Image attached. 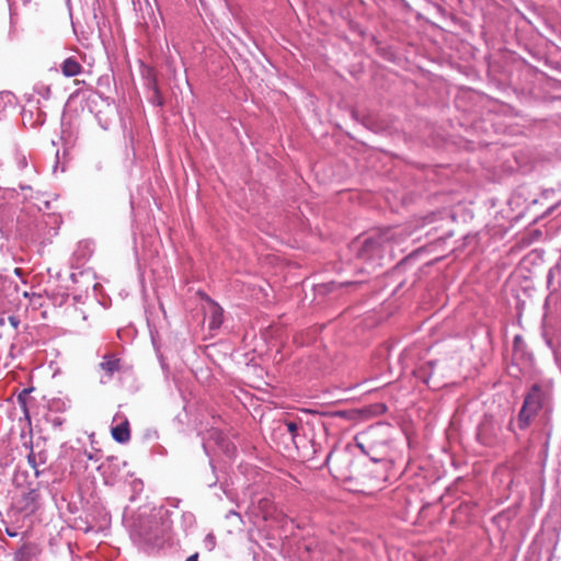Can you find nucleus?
Segmentation results:
<instances>
[{"mask_svg": "<svg viewBox=\"0 0 561 561\" xmlns=\"http://www.w3.org/2000/svg\"><path fill=\"white\" fill-rule=\"evenodd\" d=\"M550 411V386L548 382H535L528 392V420L530 416L546 415Z\"/></svg>", "mask_w": 561, "mask_h": 561, "instance_id": "f257e3e1", "label": "nucleus"}, {"mask_svg": "<svg viewBox=\"0 0 561 561\" xmlns=\"http://www.w3.org/2000/svg\"><path fill=\"white\" fill-rule=\"evenodd\" d=\"M526 362V351L524 348V337L516 334L513 344L512 364L508 366V374L515 378L524 375V366Z\"/></svg>", "mask_w": 561, "mask_h": 561, "instance_id": "f03ea898", "label": "nucleus"}, {"mask_svg": "<svg viewBox=\"0 0 561 561\" xmlns=\"http://www.w3.org/2000/svg\"><path fill=\"white\" fill-rule=\"evenodd\" d=\"M119 360L114 358L113 356H105L103 362L100 363V368L105 371L106 379L102 378V382H106L112 378L114 371H116L119 367Z\"/></svg>", "mask_w": 561, "mask_h": 561, "instance_id": "7ed1b4c3", "label": "nucleus"}, {"mask_svg": "<svg viewBox=\"0 0 561 561\" xmlns=\"http://www.w3.org/2000/svg\"><path fill=\"white\" fill-rule=\"evenodd\" d=\"M112 436L118 443L128 442L130 438L128 421L125 420L124 422L112 427Z\"/></svg>", "mask_w": 561, "mask_h": 561, "instance_id": "20e7f679", "label": "nucleus"}, {"mask_svg": "<svg viewBox=\"0 0 561 561\" xmlns=\"http://www.w3.org/2000/svg\"><path fill=\"white\" fill-rule=\"evenodd\" d=\"M82 70L81 65L78 62V60L73 57H69L64 60L61 64V72L66 77H75L79 75Z\"/></svg>", "mask_w": 561, "mask_h": 561, "instance_id": "39448f33", "label": "nucleus"}, {"mask_svg": "<svg viewBox=\"0 0 561 561\" xmlns=\"http://www.w3.org/2000/svg\"><path fill=\"white\" fill-rule=\"evenodd\" d=\"M208 312L210 313V322H209L210 330L219 329V327L222 323V313H224L222 308L220 306H218L217 304L213 302L209 307Z\"/></svg>", "mask_w": 561, "mask_h": 561, "instance_id": "423d86ee", "label": "nucleus"}, {"mask_svg": "<svg viewBox=\"0 0 561 561\" xmlns=\"http://www.w3.org/2000/svg\"><path fill=\"white\" fill-rule=\"evenodd\" d=\"M284 426L286 427V432L290 435L291 442L297 445V437L299 434V430L301 428V422L295 421H286Z\"/></svg>", "mask_w": 561, "mask_h": 561, "instance_id": "0eeeda50", "label": "nucleus"}, {"mask_svg": "<svg viewBox=\"0 0 561 561\" xmlns=\"http://www.w3.org/2000/svg\"><path fill=\"white\" fill-rule=\"evenodd\" d=\"M32 556V549L27 546H23L16 551L14 556V561H31Z\"/></svg>", "mask_w": 561, "mask_h": 561, "instance_id": "6e6552de", "label": "nucleus"}, {"mask_svg": "<svg viewBox=\"0 0 561 561\" xmlns=\"http://www.w3.org/2000/svg\"><path fill=\"white\" fill-rule=\"evenodd\" d=\"M543 231L539 228L528 231V243L533 240H540L543 238Z\"/></svg>", "mask_w": 561, "mask_h": 561, "instance_id": "1a4fd4ad", "label": "nucleus"}, {"mask_svg": "<svg viewBox=\"0 0 561 561\" xmlns=\"http://www.w3.org/2000/svg\"><path fill=\"white\" fill-rule=\"evenodd\" d=\"M525 413H526V398L524 399L523 404L520 407V411H519L518 424H519L520 428H523L524 424L526 423Z\"/></svg>", "mask_w": 561, "mask_h": 561, "instance_id": "9d476101", "label": "nucleus"}, {"mask_svg": "<svg viewBox=\"0 0 561 561\" xmlns=\"http://www.w3.org/2000/svg\"><path fill=\"white\" fill-rule=\"evenodd\" d=\"M377 243H378L377 241H375V240H373V239L368 238V239H366V240L364 241V250H365V251L373 250V249H375V247L377 245Z\"/></svg>", "mask_w": 561, "mask_h": 561, "instance_id": "9b49d317", "label": "nucleus"}, {"mask_svg": "<svg viewBox=\"0 0 561 561\" xmlns=\"http://www.w3.org/2000/svg\"><path fill=\"white\" fill-rule=\"evenodd\" d=\"M205 546L208 548V550H211L215 546V537L211 534H208L204 540Z\"/></svg>", "mask_w": 561, "mask_h": 561, "instance_id": "f8f14e48", "label": "nucleus"}, {"mask_svg": "<svg viewBox=\"0 0 561 561\" xmlns=\"http://www.w3.org/2000/svg\"><path fill=\"white\" fill-rule=\"evenodd\" d=\"M530 254H535L538 259L542 257L543 251L534 249Z\"/></svg>", "mask_w": 561, "mask_h": 561, "instance_id": "ddd939ff", "label": "nucleus"}, {"mask_svg": "<svg viewBox=\"0 0 561 561\" xmlns=\"http://www.w3.org/2000/svg\"><path fill=\"white\" fill-rule=\"evenodd\" d=\"M186 561H198V554L195 553L186 559Z\"/></svg>", "mask_w": 561, "mask_h": 561, "instance_id": "4468645a", "label": "nucleus"}, {"mask_svg": "<svg viewBox=\"0 0 561 561\" xmlns=\"http://www.w3.org/2000/svg\"><path fill=\"white\" fill-rule=\"evenodd\" d=\"M517 310H518L517 318H518V322L520 323V321H522V307L517 306Z\"/></svg>", "mask_w": 561, "mask_h": 561, "instance_id": "2eb2a0df", "label": "nucleus"}, {"mask_svg": "<svg viewBox=\"0 0 561 561\" xmlns=\"http://www.w3.org/2000/svg\"><path fill=\"white\" fill-rule=\"evenodd\" d=\"M7 534L10 536V537H15L16 536V533L15 531H11L10 529L7 528Z\"/></svg>", "mask_w": 561, "mask_h": 561, "instance_id": "dca6fc26", "label": "nucleus"}, {"mask_svg": "<svg viewBox=\"0 0 561 561\" xmlns=\"http://www.w3.org/2000/svg\"><path fill=\"white\" fill-rule=\"evenodd\" d=\"M357 446H358L362 450H364V445H363V443L358 442V443H357Z\"/></svg>", "mask_w": 561, "mask_h": 561, "instance_id": "f3484780", "label": "nucleus"}, {"mask_svg": "<svg viewBox=\"0 0 561 561\" xmlns=\"http://www.w3.org/2000/svg\"><path fill=\"white\" fill-rule=\"evenodd\" d=\"M10 321H11V323H12L14 327H16V322H15L14 318H10Z\"/></svg>", "mask_w": 561, "mask_h": 561, "instance_id": "a211bd4d", "label": "nucleus"}, {"mask_svg": "<svg viewBox=\"0 0 561 561\" xmlns=\"http://www.w3.org/2000/svg\"><path fill=\"white\" fill-rule=\"evenodd\" d=\"M44 93H46L48 95V93H49V88L48 87L45 88Z\"/></svg>", "mask_w": 561, "mask_h": 561, "instance_id": "6ab92c4d", "label": "nucleus"}, {"mask_svg": "<svg viewBox=\"0 0 561 561\" xmlns=\"http://www.w3.org/2000/svg\"><path fill=\"white\" fill-rule=\"evenodd\" d=\"M44 93H46L48 95V93H49V88L48 87L45 88Z\"/></svg>", "mask_w": 561, "mask_h": 561, "instance_id": "aec40b11", "label": "nucleus"}]
</instances>
